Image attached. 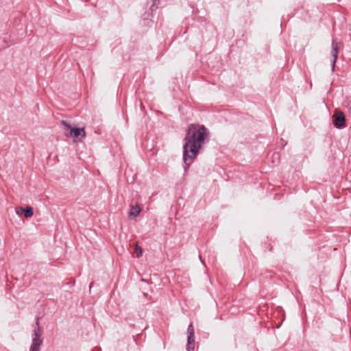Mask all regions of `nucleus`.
I'll list each match as a JSON object with an SVG mask.
<instances>
[{"mask_svg":"<svg viewBox=\"0 0 351 351\" xmlns=\"http://www.w3.org/2000/svg\"><path fill=\"white\" fill-rule=\"evenodd\" d=\"M24 215L27 218H30L34 215V210L33 208L30 206L26 207L25 209L23 210Z\"/></svg>","mask_w":351,"mask_h":351,"instance_id":"nucleus-8","label":"nucleus"},{"mask_svg":"<svg viewBox=\"0 0 351 351\" xmlns=\"http://www.w3.org/2000/svg\"><path fill=\"white\" fill-rule=\"evenodd\" d=\"M92 285H93V283H90V288H91V287H92Z\"/></svg>","mask_w":351,"mask_h":351,"instance_id":"nucleus-10","label":"nucleus"},{"mask_svg":"<svg viewBox=\"0 0 351 351\" xmlns=\"http://www.w3.org/2000/svg\"><path fill=\"white\" fill-rule=\"evenodd\" d=\"M134 251L137 254V257L138 258L142 256L143 250H142V248L140 246H138V245H136L135 247H134Z\"/></svg>","mask_w":351,"mask_h":351,"instance_id":"nucleus-9","label":"nucleus"},{"mask_svg":"<svg viewBox=\"0 0 351 351\" xmlns=\"http://www.w3.org/2000/svg\"><path fill=\"white\" fill-rule=\"evenodd\" d=\"M209 136L208 130L204 125L190 124L184 138L183 162L186 171L197 158L202 144Z\"/></svg>","mask_w":351,"mask_h":351,"instance_id":"nucleus-1","label":"nucleus"},{"mask_svg":"<svg viewBox=\"0 0 351 351\" xmlns=\"http://www.w3.org/2000/svg\"><path fill=\"white\" fill-rule=\"evenodd\" d=\"M194 327L193 324H190L187 328V351H194L195 348V337H194Z\"/></svg>","mask_w":351,"mask_h":351,"instance_id":"nucleus-4","label":"nucleus"},{"mask_svg":"<svg viewBox=\"0 0 351 351\" xmlns=\"http://www.w3.org/2000/svg\"><path fill=\"white\" fill-rule=\"evenodd\" d=\"M61 124L64 126L67 131L64 134L66 137H72L74 141L78 138L79 136H81L82 138H85L86 132L84 128H73L65 121H62Z\"/></svg>","mask_w":351,"mask_h":351,"instance_id":"nucleus-3","label":"nucleus"},{"mask_svg":"<svg viewBox=\"0 0 351 351\" xmlns=\"http://www.w3.org/2000/svg\"><path fill=\"white\" fill-rule=\"evenodd\" d=\"M36 328H34L32 335V341L29 348V351H40V346L43 343L42 332L39 326V318H36Z\"/></svg>","mask_w":351,"mask_h":351,"instance_id":"nucleus-2","label":"nucleus"},{"mask_svg":"<svg viewBox=\"0 0 351 351\" xmlns=\"http://www.w3.org/2000/svg\"><path fill=\"white\" fill-rule=\"evenodd\" d=\"M141 210V209L138 204L136 206H132L130 208L129 216L132 218H135L139 215Z\"/></svg>","mask_w":351,"mask_h":351,"instance_id":"nucleus-7","label":"nucleus"},{"mask_svg":"<svg viewBox=\"0 0 351 351\" xmlns=\"http://www.w3.org/2000/svg\"><path fill=\"white\" fill-rule=\"evenodd\" d=\"M331 47H332L331 54L333 58V60L332 62V69H334L337 58H338V53H339L338 43L336 39H332V43H331Z\"/></svg>","mask_w":351,"mask_h":351,"instance_id":"nucleus-6","label":"nucleus"},{"mask_svg":"<svg viewBox=\"0 0 351 351\" xmlns=\"http://www.w3.org/2000/svg\"><path fill=\"white\" fill-rule=\"evenodd\" d=\"M346 117L343 112L337 111L335 114L333 124L335 128L341 129L346 126Z\"/></svg>","mask_w":351,"mask_h":351,"instance_id":"nucleus-5","label":"nucleus"}]
</instances>
